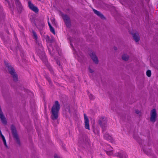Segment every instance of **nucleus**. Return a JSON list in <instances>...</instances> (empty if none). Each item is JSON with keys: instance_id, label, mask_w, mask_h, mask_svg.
<instances>
[{"instance_id": "nucleus-15", "label": "nucleus", "mask_w": 158, "mask_h": 158, "mask_svg": "<svg viewBox=\"0 0 158 158\" xmlns=\"http://www.w3.org/2000/svg\"><path fill=\"white\" fill-rule=\"evenodd\" d=\"M133 39L135 42H137L140 40V37L138 32L134 33L132 34Z\"/></svg>"}, {"instance_id": "nucleus-25", "label": "nucleus", "mask_w": 158, "mask_h": 158, "mask_svg": "<svg viewBox=\"0 0 158 158\" xmlns=\"http://www.w3.org/2000/svg\"><path fill=\"white\" fill-rule=\"evenodd\" d=\"M135 112L136 114H139V116H141L142 115L141 111L138 110H135Z\"/></svg>"}, {"instance_id": "nucleus-34", "label": "nucleus", "mask_w": 158, "mask_h": 158, "mask_svg": "<svg viewBox=\"0 0 158 158\" xmlns=\"http://www.w3.org/2000/svg\"><path fill=\"white\" fill-rule=\"evenodd\" d=\"M48 24L49 27H52V26L51 25L50 23L49 22H48Z\"/></svg>"}, {"instance_id": "nucleus-5", "label": "nucleus", "mask_w": 158, "mask_h": 158, "mask_svg": "<svg viewBox=\"0 0 158 158\" xmlns=\"http://www.w3.org/2000/svg\"><path fill=\"white\" fill-rule=\"evenodd\" d=\"M98 123L102 127V131H105L107 127V120L106 118L103 117H101L98 120Z\"/></svg>"}, {"instance_id": "nucleus-14", "label": "nucleus", "mask_w": 158, "mask_h": 158, "mask_svg": "<svg viewBox=\"0 0 158 158\" xmlns=\"http://www.w3.org/2000/svg\"><path fill=\"white\" fill-rule=\"evenodd\" d=\"M0 118L2 123L4 124H6L7 121L6 120V118L4 116L2 110L1 109V107L0 106Z\"/></svg>"}, {"instance_id": "nucleus-2", "label": "nucleus", "mask_w": 158, "mask_h": 158, "mask_svg": "<svg viewBox=\"0 0 158 158\" xmlns=\"http://www.w3.org/2000/svg\"><path fill=\"white\" fill-rule=\"evenodd\" d=\"M5 64L9 73L12 77L13 80L15 81H17L18 79V76L16 74L14 68L10 64L8 63L5 62Z\"/></svg>"}, {"instance_id": "nucleus-9", "label": "nucleus", "mask_w": 158, "mask_h": 158, "mask_svg": "<svg viewBox=\"0 0 158 158\" xmlns=\"http://www.w3.org/2000/svg\"><path fill=\"white\" fill-rule=\"evenodd\" d=\"M79 142L80 143L85 144L86 145H88L89 143V140L88 138L85 136H82L79 138Z\"/></svg>"}, {"instance_id": "nucleus-3", "label": "nucleus", "mask_w": 158, "mask_h": 158, "mask_svg": "<svg viewBox=\"0 0 158 158\" xmlns=\"http://www.w3.org/2000/svg\"><path fill=\"white\" fill-rule=\"evenodd\" d=\"M37 51L39 56L40 59L43 61L47 64V60L45 55V53L43 51V48L42 45L41 46H38Z\"/></svg>"}, {"instance_id": "nucleus-33", "label": "nucleus", "mask_w": 158, "mask_h": 158, "mask_svg": "<svg viewBox=\"0 0 158 158\" xmlns=\"http://www.w3.org/2000/svg\"><path fill=\"white\" fill-rule=\"evenodd\" d=\"M54 158H60L59 157L57 156L56 155H54Z\"/></svg>"}, {"instance_id": "nucleus-17", "label": "nucleus", "mask_w": 158, "mask_h": 158, "mask_svg": "<svg viewBox=\"0 0 158 158\" xmlns=\"http://www.w3.org/2000/svg\"><path fill=\"white\" fill-rule=\"evenodd\" d=\"M129 57V56L127 54H124L122 56V60L126 61L128 60Z\"/></svg>"}, {"instance_id": "nucleus-12", "label": "nucleus", "mask_w": 158, "mask_h": 158, "mask_svg": "<svg viewBox=\"0 0 158 158\" xmlns=\"http://www.w3.org/2000/svg\"><path fill=\"white\" fill-rule=\"evenodd\" d=\"M28 6L30 9L31 10L35 12V13H37L38 12L39 10L38 8L34 5L31 3L30 1H29L28 2Z\"/></svg>"}, {"instance_id": "nucleus-6", "label": "nucleus", "mask_w": 158, "mask_h": 158, "mask_svg": "<svg viewBox=\"0 0 158 158\" xmlns=\"http://www.w3.org/2000/svg\"><path fill=\"white\" fill-rule=\"evenodd\" d=\"M11 130L14 138L15 139L17 143L19 145L20 144V141L15 128L13 126L11 127Z\"/></svg>"}, {"instance_id": "nucleus-10", "label": "nucleus", "mask_w": 158, "mask_h": 158, "mask_svg": "<svg viewBox=\"0 0 158 158\" xmlns=\"http://www.w3.org/2000/svg\"><path fill=\"white\" fill-rule=\"evenodd\" d=\"M89 55L93 62L96 64H98V60L95 53L94 52H91L90 53Z\"/></svg>"}, {"instance_id": "nucleus-4", "label": "nucleus", "mask_w": 158, "mask_h": 158, "mask_svg": "<svg viewBox=\"0 0 158 158\" xmlns=\"http://www.w3.org/2000/svg\"><path fill=\"white\" fill-rule=\"evenodd\" d=\"M37 51L39 56L40 59L43 61L47 64V60L45 55V53L43 51V48L42 45L41 46H38Z\"/></svg>"}, {"instance_id": "nucleus-22", "label": "nucleus", "mask_w": 158, "mask_h": 158, "mask_svg": "<svg viewBox=\"0 0 158 158\" xmlns=\"http://www.w3.org/2000/svg\"><path fill=\"white\" fill-rule=\"evenodd\" d=\"M1 137H2V138L3 142L4 143L6 147H7V146L6 144V142L5 138L4 136L2 135Z\"/></svg>"}, {"instance_id": "nucleus-20", "label": "nucleus", "mask_w": 158, "mask_h": 158, "mask_svg": "<svg viewBox=\"0 0 158 158\" xmlns=\"http://www.w3.org/2000/svg\"><path fill=\"white\" fill-rule=\"evenodd\" d=\"M104 137L105 139L107 140H111V137L108 134H105L104 135Z\"/></svg>"}, {"instance_id": "nucleus-30", "label": "nucleus", "mask_w": 158, "mask_h": 158, "mask_svg": "<svg viewBox=\"0 0 158 158\" xmlns=\"http://www.w3.org/2000/svg\"><path fill=\"white\" fill-rule=\"evenodd\" d=\"M49 70L50 71L51 73L53 74H54V72H53V69H52V68H51V67H49Z\"/></svg>"}, {"instance_id": "nucleus-38", "label": "nucleus", "mask_w": 158, "mask_h": 158, "mask_svg": "<svg viewBox=\"0 0 158 158\" xmlns=\"http://www.w3.org/2000/svg\"><path fill=\"white\" fill-rule=\"evenodd\" d=\"M114 49H115V50H116V47H115V48H114Z\"/></svg>"}, {"instance_id": "nucleus-40", "label": "nucleus", "mask_w": 158, "mask_h": 158, "mask_svg": "<svg viewBox=\"0 0 158 158\" xmlns=\"http://www.w3.org/2000/svg\"><path fill=\"white\" fill-rule=\"evenodd\" d=\"M120 158H123V157L121 156Z\"/></svg>"}, {"instance_id": "nucleus-21", "label": "nucleus", "mask_w": 158, "mask_h": 158, "mask_svg": "<svg viewBox=\"0 0 158 158\" xmlns=\"http://www.w3.org/2000/svg\"><path fill=\"white\" fill-rule=\"evenodd\" d=\"M71 108H70V107L69 106H68L65 109V110L66 111L69 112L70 113H72L73 111L71 110Z\"/></svg>"}, {"instance_id": "nucleus-1", "label": "nucleus", "mask_w": 158, "mask_h": 158, "mask_svg": "<svg viewBox=\"0 0 158 158\" xmlns=\"http://www.w3.org/2000/svg\"><path fill=\"white\" fill-rule=\"evenodd\" d=\"M60 106L58 101H56L51 110V118L53 120H57L58 117V113Z\"/></svg>"}, {"instance_id": "nucleus-7", "label": "nucleus", "mask_w": 158, "mask_h": 158, "mask_svg": "<svg viewBox=\"0 0 158 158\" xmlns=\"http://www.w3.org/2000/svg\"><path fill=\"white\" fill-rule=\"evenodd\" d=\"M62 16L66 26L70 27L71 26V21L69 17L66 15L62 14Z\"/></svg>"}, {"instance_id": "nucleus-13", "label": "nucleus", "mask_w": 158, "mask_h": 158, "mask_svg": "<svg viewBox=\"0 0 158 158\" xmlns=\"http://www.w3.org/2000/svg\"><path fill=\"white\" fill-rule=\"evenodd\" d=\"M84 118L85 126L86 129L89 130V120L85 114H84Z\"/></svg>"}, {"instance_id": "nucleus-16", "label": "nucleus", "mask_w": 158, "mask_h": 158, "mask_svg": "<svg viewBox=\"0 0 158 158\" xmlns=\"http://www.w3.org/2000/svg\"><path fill=\"white\" fill-rule=\"evenodd\" d=\"M32 33L33 35V39H35L36 44L37 45V46H41L42 44L40 43L37 40L38 37L35 31H32Z\"/></svg>"}, {"instance_id": "nucleus-18", "label": "nucleus", "mask_w": 158, "mask_h": 158, "mask_svg": "<svg viewBox=\"0 0 158 158\" xmlns=\"http://www.w3.org/2000/svg\"><path fill=\"white\" fill-rule=\"evenodd\" d=\"M93 11L95 14L100 17L101 19H104L105 18L104 16L100 12L95 9H94Z\"/></svg>"}, {"instance_id": "nucleus-11", "label": "nucleus", "mask_w": 158, "mask_h": 158, "mask_svg": "<svg viewBox=\"0 0 158 158\" xmlns=\"http://www.w3.org/2000/svg\"><path fill=\"white\" fill-rule=\"evenodd\" d=\"M28 6L30 9L31 10L35 12V13H37L38 12L39 10L38 8L34 5L31 3L30 1H29L28 2Z\"/></svg>"}, {"instance_id": "nucleus-36", "label": "nucleus", "mask_w": 158, "mask_h": 158, "mask_svg": "<svg viewBox=\"0 0 158 158\" xmlns=\"http://www.w3.org/2000/svg\"><path fill=\"white\" fill-rule=\"evenodd\" d=\"M5 0L6 1H7V2H8V4H9V2H8V0Z\"/></svg>"}, {"instance_id": "nucleus-27", "label": "nucleus", "mask_w": 158, "mask_h": 158, "mask_svg": "<svg viewBox=\"0 0 158 158\" xmlns=\"http://www.w3.org/2000/svg\"><path fill=\"white\" fill-rule=\"evenodd\" d=\"M51 22L52 24L54 25H56V22L55 21V19L54 18H52L51 19Z\"/></svg>"}, {"instance_id": "nucleus-39", "label": "nucleus", "mask_w": 158, "mask_h": 158, "mask_svg": "<svg viewBox=\"0 0 158 158\" xmlns=\"http://www.w3.org/2000/svg\"><path fill=\"white\" fill-rule=\"evenodd\" d=\"M97 133L98 134L99 133V132H97Z\"/></svg>"}, {"instance_id": "nucleus-37", "label": "nucleus", "mask_w": 158, "mask_h": 158, "mask_svg": "<svg viewBox=\"0 0 158 158\" xmlns=\"http://www.w3.org/2000/svg\"><path fill=\"white\" fill-rule=\"evenodd\" d=\"M48 50H49V52H50V53H51V52H50V50H49V48H48Z\"/></svg>"}, {"instance_id": "nucleus-26", "label": "nucleus", "mask_w": 158, "mask_h": 158, "mask_svg": "<svg viewBox=\"0 0 158 158\" xmlns=\"http://www.w3.org/2000/svg\"><path fill=\"white\" fill-rule=\"evenodd\" d=\"M50 30L54 34H55V30L54 28L52 26L50 27Z\"/></svg>"}, {"instance_id": "nucleus-23", "label": "nucleus", "mask_w": 158, "mask_h": 158, "mask_svg": "<svg viewBox=\"0 0 158 158\" xmlns=\"http://www.w3.org/2000/svg\"><path fill=\"white\" fill-rule=\"evenodd\" d=\"M151 72L150 70H148L146 72V75L149 77H150L151 76Z\"/></svg>"}, {"instance_id": "nucleus-8", "label": "nucleus", "mask_w": 158, "mask_h": 158, "mask_svg": "<svg viewBox=\"0 0 158 158\" xmlns=\"http://www.w3.org/2000/svg\"><path fill=\"white\" fill-rule=\"evenodd\" d=\"M150 120L152 122H155L156 120L157 113L155 109H153L151 111Z\"/></svg>"}, {"instance_id": "nucleus-19", "label": "nucleus", "mask_w": 158, "mask_h": 158, "mask_svg": "<svg viewBox=\"0 0 158 158\" xmlns=\"http://www.w3.org/2000/svg\"><path fill=\"white\" fill-rule=\"evenodd\" d=\"M15 2L16 5L17 7L19 8V9L22 8L21 4L19 0H15Z\"/></svg>"}, {"instance_id": "nucleus-28", "label": "nucleus", "mask_w": 158, "mask_h": 158, "mask_svg": "<svg viewBox=\"0 0 158 158\" xmlns=\"http://www.w3.org/2000/svg\"><path fill=\"white\" fill-rule=\"evenodd\" d=\"M89 98L91 99V100H92V99H93L94 98V96H93V95H92L91 94H90L89 95Z\"/></svg>"}, {"instance_id": "nucleus-24", "label": "nucleus", "mask_w": 158, "mask_h": 158, "mask_svg": "<svg viewBox=\"0 0 158 158\" xmlns=\"http://www.w3.org/2000/svg\"><path fill=\"white\" fill-rule=\"evenodd\" d=\"M106 154L108 155H111L113 154V152L112 150L109 151H105Z\"/></svg>"}, {"instance_id": "nucleus-32", "label": "nucleus", "mask_w": 158, "mask_h": 158, "mask_svg": "<svg viewBox=\"0 0 158 158\" xmlns=\"http://www.w3.org/2000/svg\"><path fill=\"white\" fill-rule=\"evenodd\" d=\"M56 63L57 64H58L59 66H60V62L58 61V60L56 61Z\"/></svg>"}, {"instance_id": "nucleus-31", "label": "nucleus", "mask_w": 158, "mask_h": 158, "mask_svg": "<svg viewBox=\"0 0 158 158\" xmlns=\"http://www.w3.org/2000/svg\"><path fill=\"white\" fill-rule=\"evenodd\" d=\"M47 79L48 80V82H49V83H51V80L50 79V78L48 77H47Z\"/></svg>"}, {"instance_id": "nucleus-29", "label": "nucleus", "mask_w": 158, "mask_h": 158, "mask_svg": "<svg viewBox=\"0 0 158 158\" xmlns=\"http://www.w3.org/2000/svg\"><path fill=\"white\" fill-rule=\"evenodd\" d=\"M89 71L90 73H93L94 72L93 70L91 69L90 67L89 68Z\"/></svg>"}, {"instance_id": "nucleus-35", "label": "nucleus", "mask_w": 158, "mask_h": 158, "mask_svg": "<svg viewBox=\"0 0 158 158\" xmlns=\"http://www.w3.org/2000/svg\"><path fill=\"white\" fill-rule=\"evenodd\" d=\"M2 135L1 131L0 130V135L2 136Z\"/></svg>"}]
</instances>
